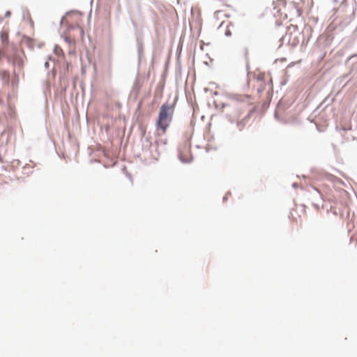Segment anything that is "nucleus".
<instances>
[{"label":"nucleus","mask_w":357,"mask_h":357,"mask_svg":"<svg viewBox=\"0 0 357 357\" xmlns=\"http://www.w3.org/2000/svg\"><path fill=\"white\" fill-rule=\"evenodd\" d=\"M274 116H275V118L277 120L280 121V119H279V117H278V113H277V112H275V113Z\"/></svg>","instance_id":"9d476101"},{"label":"nucleus","mask_w":357,"mask_h":357,"mask_svg":"<svg viewBox=\"0 0 357 357\" xmlns=\"http://www.w3.org/2000/svg\"><path fill=\"white\" fill-rule=\"evenodd\" d=\"M227 199V195H225V196L223 197V201H224V202H225Z\"/></svg>","instance_id":"4468645a"},{"label":"nucleus","mask_w":357,"mask_h":357,"mask_svg":"<svg viewBox=\"0 0 357 357\" xmlns=\"http://www.w3.org/2000/svg\"><path fill=\"white\" fill-rule=\"evenodd\" d=\"M137 52L139 59H141L143 54V44L139 40H137Z\"/></svg>","instance_id":"20e7f679"},{"label":"nucleus","mask_w":357,"mask_h":357,"mask_svg":"<svg viewBox=\"0 0 357 357\" xmlns=\"http://www.w3.org/2000/svg\"><path fill=\"white\" fill-rule=\"evenodd\" d=\"M66 41L68 42V43H70L69 40L68 38H66Z\"/></svg>","instance_id":"2eb2a0df"},{"label":"nucleus","mask_w":357,"mask_h":357,"mask_svg":"<svg viewBox=\"0 0 357 357\" xmlns=\"http://www.w3.org/2000/svg\"><path fill=\"white\" fill-rule=\"evenodd\" d=\"M13 65L15 67L22 68L23 67V61L22 59V58L15 56L14 61H13Z\"/></svg>","instance_id":"7ed1b4c3"},{"label":"nucleus","mask_w":357,"mask_h":357,"mask_svg":"<svg viewBox=\"0 0 357 357\" xmlns=\"http://www.w3.org/2000/svg\"><path fill=\"white\" fill-rule=\"evenodd\" d=\"M189 151L190 143L188 141L185 142L183 144L178 147V158L181 162L189 163L191 161L192 157L188 158L185 155L189 152Z\"/></svg>","instance_id":"f03ea898"},{"label":"nucleus","mask_w":357,"mask_h":357,"mask_svg":"<svg viewBox=\"0 0 357 357\" xmlns=\"http://www.w3.org/2000/svg\"><path fill=\"white\" fill-rule=\"evenodd\" d=\"M225 104H222V107H225Z\"/></svg>","instance_id":"dca6fc26"},{"label":"nucleus","mask_w":357,"mask_h":357,"mask_svg":"<svg viewBox=\"0 0 357 357\" xmlns=\"http://www.w3.org/2000/svg\"><path fill=\"white\" fill-rule=\"evenodd\" d=\"M334 3H343L345 0H331Z\"/></svg>","instance_id":"0eeeda50"},{"label":"nucleus","mask_w":357,"mask_h":357,"mask_svg":"<svg viewBox=\"0 0 357 357\" xmlns=\"http://www.w3.org/2000/svg\"><path fill=\"white\" fill-rule=\"evenodd\" d=\"M237 126L239 128V130H241L245 126V124L243 121H238L237 123Z\"/></svg>","instance_id":"423d86ee"},{"label":"nucleus","mask_w":357,"mask_h":357,"mask_svg":"<svg viewBox=\"0 0 357 357\" xmlns=\"http://www.w3.org/2000/svg\"><path fill=\"white\" fill-rule=\"evenodd\" d=\"M1 39H2V41L4 42L6 40V39H7V38H5L3 35H1Z\"/></svg>","instance_id":"f8f14e48"},{"label":"nucleus","mask_w":357,"mask_h":357,"mask_svg":"<svg viewBox=\"0 0 357 357\" xmlns=\"http://www.w3.org/2000/svg\"><path fill=\"white\" fill-rule=\"evenodd\" d=\"M44 66H45V68L48 69L50 68V63H49V61H45Z\"/></svg>","instance_id":"6e6552de"},{"label":"nucleus","mask_w":357,"mask_h":357,"mask_svg":"<svg viewBox=\"0 0 357 357\" xmlns=\"http://www.w3.org/2000/svg\"><path fill=\"white\" fill-rule=\"evenodd\" d=\"M54 53H55L56 54H59L60 53H61V52H62V50H61L59 47H58V46H56V47H54Z\"/></svg>","instance_id":"39448f33"},{"label":"nucleus","mask_w":357,"mask_h":357,"mask_svg":"<svg viewBox=\"0 0 357 357\" xmlns=\"http://www.w3.org/2000/svg\"><path fill=\"white\" fill-rule=\"evenodd\" d=\"M10 15H11L10 11L8 10V11H6V13H5V17H10Z\"/></svg>","instance_id":"1a4fd4ad"},{"label":"nucleus","mask_w":357,"mask_h":357,"mask_svg":"<svg viewBox=\"0 0 357 357\" xmlns=\"http://www.w3.org/2000/svg\"><path fill=\"white\" fill-rule=\"evenodd\" d=\"M292 186H293V188H296L297 184H296V183H294L292 184Z\"/></svg>","instance_id":"ddd939ff"},{"label":"nucleus","mask_w":357,"mask_h":357,"mask_svg":"<svg viewBox=\"0 0 357 357\" xmlns=\"http://www.w3.org/2000/svg\"><path fill=\"white\" fill-rule=\"evenodd\" d=\"M225 35L227 36H231V32L229 31H227L225 32Z\"/></svg>","instance_id":"9b49d317"},{"label":"nucleus","mask_w":357,"mask_h":357,"mask_svg":"<svg viewBox=\"0 0 357 357\" xmlns=\"http://www.w3.org/2000/svg\"><path fill=\"white\" fill-rule=\"evenodd\" d=\"M174 105L168 103L162 104L160 108L157 126L165 131L172 120L174 114Z\"/></svg>","instance_id":"f257e3e1"}]
</instances>
